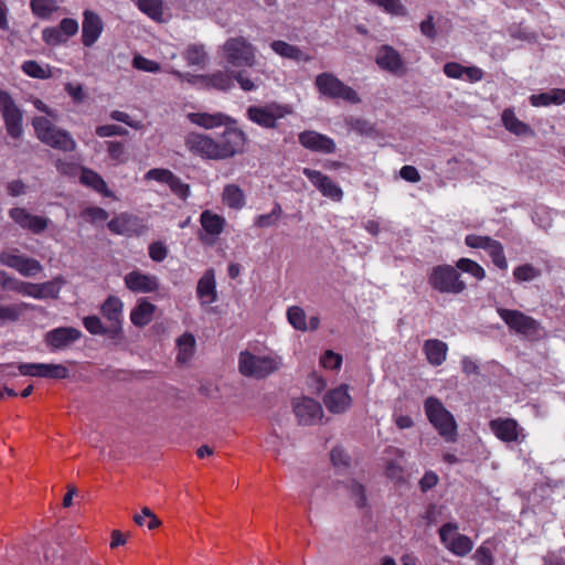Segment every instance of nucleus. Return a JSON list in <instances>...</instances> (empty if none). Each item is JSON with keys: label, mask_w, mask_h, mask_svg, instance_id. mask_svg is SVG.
<instances>
[{"label": "nucleus", "mask_w": 565, "mask_h": 565, "mask_svg": "<svg viewBox=\"0 0 565 565\" xmlns=\"http://www.w3.org/2000/svg\"><path fill=\"white\" fill-rule=\"evenodd\" d=\"M376 64L393 74H404L405 67L399 53L392 46L383 45L376 53Z\"/></svg>", "instance_id": "nucleus-30"}, {"label": "nucleus", "mask_w": 565, "mask_h": 565, "mask_svg": "<svg viewBox=\"0 0 565 565\" xmlns=\"http://www.w3.org/2000/svg\"><path fill=\"white\" fill-rule=\"evenodd\" d=\"M456 267L463 273L471 275L477 280H482L486 278V270L483 267L470 258L462 257L458 259Z\"/></svg>", "instance_id": "nucleus-46"}, {"label": "nucleus", "mask_w": 565, "mask_h": 565, "mask_svg": "<svg viewBox=\"0 0 565 565\" xmlns=\"http://www.w3.org/2000/svg\"><path fill=\"white\" fill-rule=\"evenodd\" d=\"M185 147L190 152L203 159L217 160L215 139L207 135L191 132L185 137Z\"/></svg>", "instance_id": "nucleus-21"}, {"label": "nucleus", "mask_w": 565, "mask_h": 565, "mask_svg": "<svg viewBox=\"0 0 565 565\" xmlns=\"http://www.w3.org/2000/svg\"><path fill=\"white\" fill-rule=\"evenodd\" d=\"M81 216L90 223H97L106 221L108 213L98 206H86L82 210Z\"/></svg>", "instance_id": "nucleus-56"}, {"label": "nucleus", "mask_w": 565, "mask_h": 565, "mask_svg": "<svg viewBox=\"0 0 565 565\" xmlns=\"http://www.w3.org/2000/svg\"><path fill=\"white\" fill-rule=\"evenodd\" d=\"M372 4H376L381 9H383L386 13L394 15H405L406 8L401 2V0H366Z\"/></svg>", "instance_id": "nucleus-51"}, {"label": "nucleus", "mask_w": 565, "mask_h": 565, "mask_svg": "<svg viewBox=\"0 0 565 565\" xmlns=\"http://www.w3.org/2000/svg\"><path fill=\"white\" fill-rule=\"evenodd\" d=\"M189 120L205 129H213L221 126H227L235 124V120L223 113H190L188 115Z\"/></svg>", "instance_id": "nucleus-31"}, {"label": "nucleus", "mask_w": 565, "mask_h": 565, "mask_svg": "<svg viewBox=\"0 0 565 565\" xmlns=\"http://www.w3.org/2000/svg\"><path fill=\"white\" fill-rule=\"evenodd\" d=\"M282 216V209L278 202H275L273 210L269 213L257 215L254 220V225L259 228H268L277 225Z\"/></svg>", "instance_id": "nucleus-43"}, {"label": "nucleus", "mask_w": 565, "mask_h": 565, "mask_svg": "<svg viewBox=\"0 0 565 565\" xmlns=\"http://www.w3.org/2000/svg\"><path fill=\"white\" fill-rule=\"evenodd\" d=\"M473 559L479 565H493V554L488 543L481 544L473 554Z\"/></svg>", "instance_id": "nucleus-58"}, {"label": "nucleus", "mask_w": 565, "mask_h": 565, "mask_svg": "<svg viewBox=\"0 0 565 565\" xmlns=\"http://www.w3.org/2000/svg\"><path fill=\"white\" fill-rule=\"evenodd\" d=\"M348 390V385H340L324 395L323 403L329 412L340 414L351 406L352 398Z\"/></svg>", "instance_id": "nucleus-29"}, {"label": "nucleus", "mask_w": 565, "mask_h": 565, "mask_svg": "<svg viewBox=\"0 0 565 565\" xmlns=\"http://www.w3.org/2000/svg\"><path fill=\"white\" fill-rule=\"evenodd\" d=\"M138 9L154 21H160L163 13L162 0H135Z\"/></svg>", "instance_id": "nucleus-44"}, {"label": "nucleus", "mask_w": 565, "mask_h": 565, "mask_svg": "<svg viewBox=\"0 0 565 565\" xmlns=\"http://www.w3.org/2000/svg\"><path fill=\"white\" fill-rule=\"evenodd\" d=\"M178 362L186 363L193 355L195 349V338L191 333H184L178 341Z\"/></svg>", "instance_id": "nucleus-42"}, {"label": "nucleus", "mask_w": 565, "mask_h": 565, "mask_svg": "<svg viewBox=\"0 0 565 565\" xmlns=\"http://www.w3.org/2000/svg\"><path fill=\"white\" fill-rule=\"evenodd\" d=\"M429 285L439 292L458 295L466 289V282L450 265H440L433 268L429 277Z\"/></svg>", "instance_id": "nucleus-8"}, {"label": "nucleus", "mask_w": 565, "mask_h": 565, "mask_svg": "<svg viewBox=\"0 0 565 565\" xmlns=\"http://www.w3.org/2000/svg\"><path fill=\"white\" fill-rule=\"evenodd\" d=\"M256 52V47L244 36L230 38L217 50L222 61L233 68L253 67Z\"/></svg>", "instance_id": "nucleus-1"}, {"label": "nucleus", "mask_w": 565, "mask_h": 565, "mask_svg": "<svg viewBox=\"0 0 565 565\" xmlns=\"http://www.w3.org/2000/svg\"><path fill=\"white\" fill-rule=\"evenodd\" d=\"M127 134L128 131L125 128L117 125H104L96 128V135L102 138L111 136H125Z\"/></svg>", "instance_id": "nucleus-62"}, {"label": "nucleus", "mask_w": 565, "mask_h": 565, "mask_svg": "<svg viewBox=\"0 0 565 565\" xmlns=\"http://www.w3.org/2000/svg\"><path fill=\"white\" fill-rule=\"evenodd\" d=\"M466 66L457 62H448L444 65V73L449 78L461 79L465 77Z\"/></svg>", "instance_id": "nucleus-64"}, {"label": "nucleus", "mask_w": 565, "mask_h": 565, "mask_svg": "<svg viewBox=\"0 0 565 565\" xmlns=\"http://www.w3.org/2000/svg\"><path fill=\"white\" fill-rule=\"evenodd\" d=\"M114 234L126 236H140L147 232L148 226L142 218L129 213H120L107 224Z\"/></svg>", "instance_id": "nucleus-16"}, {"label": "nucleus", "mask_w": 565, "mask_h": 565, "mask_svg": "<svg viewBox=\"0 0 565 565\" xmlns=\"http://www.w3.org/2000/svg\"><path fill=\"white\" fill-rule=\"evenodd\" d=\"M0 264L17 270L23 277H34L43 270L38 259L22 254L18 248L0 252Z\"/></svg>", "instance_id": "nucleus-11"}, {"label": "nucleus", "mask_w": 565, "mask_h": 565, "mask_svg": "<svg viewBox=\"0 0 565 565\" xmlns=\"http://www.w3.org/2000/svg\"><path fill=\"white\" fill-rule=\"evenodd\" d=\"M134 521L139 526L146 525L149 530H154L161 524L160 520L149 508H143L141 513L134 516Z\"/></svg>", "instance_id": "nucleus-53"}, {"label": "nucleus", "mask_w": 565, "mask_h": 565, "mask_svg": "<svg viewBox=\"0 0 565 565\" xmlns=\"http://www.w3.org/2000/svg\"><path fill=\"white\" fill-rule=\"evenodd\" d=\"M132 66L137 70L148 72V73H158L161 70V66L159 63L146 58L141 55H136L132 60Z\"/></svg>", "instance_id": "nucleus-57"}, {"label": "nucleus", "mask_w": 565, "mask_h": 565, "mask_svg": "<svg viewBox=\"0 0 565 565\" xmlns=\"http://www.w3.org/2000/svg\"><path fill=\"white\" fill-rule=\"evenodd\" d=\"M64 36H66V41L74 36L78 31V22L72 18H64L60 24L57 25Z\"/></svg>", "instance_id": "nucleus-63"}, {"label": "nucleus", "mask_w": 565, "mask_h": 565, "mask_svg": "<svg viewBox=\"0 0 565 565\" xmlns=\"http://www.w3.org/2000/svg\"><path fill=\"white\" fill-rule=\"evenodd\" d=\"M465 243L471 248L484 249L499 269L505 270L508 268L504 248L499 241L490 236L469 234L466 236Z\"/></svg>", "instance_id": "nucleus-14"}, {"label": "nucleus", "mask_w": 565, "mask_h": 565, "mask_svg": "<svg viewBox=\"0 0 565 565\" xmlns=\"http://www.w3.org/2000/svg\"><path fill=\"white\" fill-rule=\"evenodd\" d=\"M0 113L6 130L13 139H19L23 134V113L11 95L0 89Z\"/></svg>", "instance_id": "nucleus-12"}, {"label": "nucleus", "mask_w": 565, "mask_h": 565, "mask_svg": "<svg viewBox=\"0 0 565 565\" xmlns=\"http://www.w3.org/2000/svg\"><path fill=\"white\" fill-rule=\"evenodd\" d=\"M270 47L275 53L279 54L282 57L297 61L302 58V52L297 46L288 44L285 41H274L270 44Z\"/></svg>", "instance_id": "nucleus-47"}, {"label": "nucleus", "mask_w": 565, "mask_h": 565, "mask_svg": "<svg viewBox=\"0 0 565 565\" xmlns=\"http://www.w3.org/2000/svg\"><path fill=\"white\" fill-rule=\"evenodd\" d=\"M19 373L23 376H35L44 379H66L70 374L68 369L63 364L53 363H20Z\"/></svg>", "instance_id": "nucleus-17"}, {"label": "nucleus", "mask_w": 565, "mask_h": 565, "mask_svg": "<svg viewBox=\"0 0 565 565\" xmlns=\"http://www.w3.org/2000/svg\"><path fill=\"white\" fill-rule=\"evenodd\" d=\"M85 329L92 334H109L114 337L109 327H105L97 316H88L83 319Z\"/></svg>", "instance_id": "nucleus-52"}, {"label": "nucleus", "mask_w": 565, "mask_h": 565, "mask_svg": "<svg viewBox=\"0 0 565 565\" xmlns=\"http://www.w3.org/2000/svg\"><path fill=\"white\" fill-rule=\"evenodd\" d=\"M290 114V108L277 103L249 106L246 110L247 118L262 128L274 129L279 119Z\"/></svg>", "instance_id": "nucleus-9"}, {"label": "nucleus", "mask_w": 565, "mask_h": 565, "mask_svg": "<svg viewBox=\"0 0 565 565\" xmlns=\"http://www.w3.org/2000/svg\"><path fill=\"white\" fill-rule=\"evenodd\" d=\"M167 72L173 75L180 82H186L192 86H198L204 88L205 85V75H194L191 73H183L175 68H167Z\"/></svg>", "instance_id": "nucleus-54"}, {"label": "nucleus", "mask_w": 565, "mask_h": 565, "mask_svg": "<svg viewBox=\"0 0 565 565\" xmlns=\"http://www.w3.org/2000/svg\"><path fill=\"white\" fill-rule=\"evenodd\" d=\"M530 103L534 107L548 106L551 104L562 105L565 103V89L554 88L546 93L531 95Z\"/></svg>", "instance_id": "nucleus-38"}, {"label": "nucleus", "mask_w": 565, "mask_h": 565, "mask_svg": "<svg viewBox=\"0 0 565 565\" xmlns=\"http://www.w3.org/2000/svg\"><path fill=\"white\" fill-rule=\"evenodd\" d=\"M82 332L73 327H60L46 332L44 341L51 351L63 350L79 340Z\"/></svg>", "instance_id": "nucleus-22"}, {"label": "nucleus", "mask_w": 565, "mask_h": 565, "mask_svg": "<svg viewBox=\"0 0 565 565\" xmlns=\"http://www.w3.org/2000/svg\"><path fill=\"white\" fill-rule=\"evenodd\" d=\"M81 182L104 196H113V192L108 190L106 182L103 178L90 169L83 168L81 173Z\"/></svg>", "instance_id": "nucleus-39"}, {"label": "nucleus", "mask_w": 565, "mask_h": 565, "mask_svg": "<svg viewBox=\"0 0 565 565\" xmlns=\"http://www.w3.org/2000/svg\"><path fill=\"white\" fill-rule=\"evenodd\" d=\"M425 414L430 424L446 441H454L457 436V424L452 414L446 409L437 397L430 396L424 403Z\"/></svg>", "instance_id": "nucleus-4"}, {"label": "nucleus", "mask_w": 565, "mask_h": 565, "mask_svg": "<svg viewBox=\"0 0 565 565\" xmlns=\"http://www.w3.org/2000/svg\"><path fill=\"white\" fill-rule=\"evenodd\" d=\"M489 427L498 439L507 444L513 443L520 445L526 438L524 428L513 418L499 417L492 419L489 423Z\"/></svg>", "instance_id": "nucleus-15"}, {"label": "nucleus", "mask_w": 565, "mask_h": 565, "mask_svg": "<svg viewBox=\"0 0 565 565\" xmlns=\"http://www.w3.org/2000/svg\"><path fill=\"white\" fill-rule=\"evenodd\" d=\"M501 120L504 128L515 136L533 135L532 128L527 124L521 121L515 116L514 110L512 108H505L502 111Z\"/></svg>", "instance_id": "nucleus-34"}, {"label": "nucleus", "mask_w": 565, "mask_h": 565, "mask_svg": "<svg viewBox=\"0 0 565 565\" xmlns=\"http://www.w3.org/2000/svg\"><path fill=\"white\" fill-rule=\"evenodd\" d=\"M200 224L204 232V235H201L200 239L211 244L223 233L226 226V220L211 210H205L200 215Z\"/></svg>", "instance_id": "nucleus-23"}, {"label": "nucleus", "mask_w": 565, "mask_h": 565, "mask_svg": "<svg viewBox=\"0 0 565 565\" xmlns=\"http://www.w3.org/2000/svg\"><path fill=\"white\" fill-rule=\"evenodd\" d=\"M154 310V305L146 299H140L130 312V320L136 327H145L152 320Z\"/></svg>", "instance_id": "nucleus-36"}, {"label": "nucleus", "mask_w": 565, "mask_h": 565, "mask_svg": "<svg viewBox=\"0 0 565 565\" xmlns=\"http://www.w3.org/2000/svg\"><path fill=\"white\" fill-rule=\"evenodd\" d=\"M404 458V451L395 448L388 447L385 450V461H386V473L390 478L401 479L403 473V468L401 466V461Z\"/></svg>", "instance_id": "nucleus-37"}, {"label": "nucleus", "mask_w": 565, "mask_h": 565, "mask_svg": "<svg viewBox=\"0 0 565 565\" xmlns=\"http://www.w3.org/2000/svg\"><path fill=\"white\" fill-rule=\"evenodd\" d=\"M32 125L39 140L51 148L64 152H72L76 149V141L71 134L56 127L49 118L36 116L33 118Z\"/></svg>", "instance_id": "nucleus-3"}, {"label": "nucleus", "mask_w": 565, "mask_h": 565, "mask_svg": "<svg viewBox=\"0 0 565 565\" xmlns=\"http://www.w3.org/2000/svg\"><path fill=\"white\" fill-rule=\"evenodd\" d=\"M298 139L301 146L312 151L322 153H333L335 151L334 141L330 137L317 131L307 130L300 132Z\"/></svg>", "instance_id": "nucleus-27"}, {"label": "nucleus", "mask_w": 565, "mask_h": 565, "mask_svg": "<svg viewBox=\"0 0 565 565\" xmlns=\"http://www.w3.org/2000/svg\"><path fill=\"white\" fill-rule=\"evenodd\" d=\"M342 364V356L331 350L326 351L320 358V365L324 369L337 370Z\"/></svg>", "instance_id": "nucleus-59"}, {"label": "nucleus", "mask_w": 565, "mask_h": 565, "mask_svg": "<svg viewBox=\"0 0 565 565\" xmlns=\"http://www.w3.org/2000/svg\"><path fill=\"white\" fill-rule=\"evenodd\" d=\"M43 41L52 46L60 45L66 42V36H64L58 26L45 28L42 31Z\"/></svg>", "instance_id": "nucleus-55"}, {"label": "nucleus", "mask_w": 565, "mask_h": 565, "mask_svg": "<svg viewBox=\"0 0 565 565\" xmlns=\"http://www.w3.org/2000/svg\"><path fill=\"white\" fill-rule=\"evenodd\" d=\"M9 216L21 228L26 230L33 234H41L46 230L50 223L49 218L34 215L24 207L10 209Z\"/></svg>", "instance_id": "nucleus-18"}, {"label": "nucleus", "mask_w": 565, "mask_h": 565, "mask_svg": "<svg viewBox=\"0 0 565 565\" xmlns=\"http://www.w3.org/2000/svg\"><path fill=\"white\" fill-rule=\"evenodd\" d=\"M122 301L116 296H109L100 307L103 317L109 322L113 335H117L122 323Z\"/></svg>", "instance_id": "nucleus-28"}, {"label": "nucleus", "mask_w": 565, "mask_h": 565, "mask_svg": "<svg viewBox=\"0 0 565 565\" xmlns=\"http://www.w3.org/2000/svg\"><path fill=\"white\" fill-rule=\"evenodd\" d=\"M294 412L302 425H313L323 417V411L319 402L310 397H300L294 402Z\"/></svg>", "instance_id": "nucleus-20"}, {"label": "nucleus", "mask_w": 565, "mask_h": 565, "mask_svg": "<svg viewBox=\"0 0 565 565\" xmlns=\"http://www.w3.org/2000/svg\"><path fill=\"white\" fill-rule=\"evenodd\" d=\"M22 71L30 77L46 79L52 77V72L49 65H42L36 61H25L22 66Z\"/></svg>", "instance_id": "nucleus-45"}, {"label": "nucleus", "mask_w": 565, "mask_h": 565, "mask_svg": "<svg viewBox=\"0 0 565 565\" xmlns=\"http://www.w3.org/2000/svg\"><path fill=\"white\" fill-rule=\"evenodd\" d=\"M28 308H29V305L25 302H20V303L9 305V306L0 305V323L6 322V321L18 320L19 317Z\"/></svg>", "instance_id": "nucleus-48"}, {"label": "nucleus", "mask_w": 565, "mask_h": 565, "mask_svg": "<svg viewBox=\"0 0 565 565\" xmlns=\"http://www.w3.org/2000/svg\"><path fill=\"white\" fill-rule=\"evenodd\" d=\"M439 537L445 547L456 556H466L473 548V542L458 532V525L446 523L439 529Z\"/></svg>", "instance_id": "nucleus-13"}, {"label": "nucleus", "mask_w": 565, "mask_h": 565, "mask_svg": "<svg viewBox=\"0 0 565 565\" xmlns=\"http://www.w3.org/2000/svg\"><path fill=\"white\" fill-rule=\"evenodd\" d=\"M234 81L237 82L241 89L244 92H254L262 85V81L257 76H253V73L246 70L232 72L216 71L211 74H205L204 88L227 92L234 86Z\"/></svg>", "instance_id": "nucleus-2"}, {"label": "nucleus", "mask_w": 565, "mask_h": 565, "mask_svg": "<svg viewBox=\"0 0 565 565\" xmlns=\"http://www.w3.org/2000/svg\"><path fill=\"white\" fill-rule=\"evenodd\" d=\"M288 322L297 330H308L305 310L298 306L289 307L287 310Z\"/></svg>", "instance_id": "nucleus-50"}, {"label": "nucleus", "mask_w": 565, "mask_h": 565, "mask_svg": "<svg viewBox=\"0 0 565 565\" xmlns=\"http://www.w3.org/2000/svg\"><path fill=\"white\" fill-rule=\"evenodd\" d=\"M125 286L136 294H148L156 291L159 287L158 278L154 275L145 274L140 270L128 273L125 278Z\"/></svg>", "instance_id": "nucleus-25"}, {"label": "nucleus", "mask_w": 565, "mask_h": 565, "mask_svg": "<svg viewBox=\"0 0 565 565\" xmlns=\"http://www.w3.org/2000/svg\"><path fill=\"white\" fill-rule=\"evenodd\" d=\"M224 204L234 210H241L245 205L243 190L236 184H227L222 194Z\"/></svg>", "instance_id": "nucleus-41"}, {"label": "nucleus", "mask_w": 565, "mask_h": 565, "mask_svg": "<svg viewBox=\"0 0 565 565\" xmlns=\"http://www.w3.org/2000/svg\"><path fill=\"white\" fill-rule=\"evenodd\" d=\"M172 175H173V173L170 170H168V169L154 168V169L149 170L145 174V179H147V180H154V181H157L159 183L168 184L169 181L171 180Z\"/></svg>", "instance_id": "nucleus-61"}, {"label": "nucleus", "mask_w": 565, "mask_h": 565, "mask_svg": "<svg viewBox=\"0 0 565 565\" xmlns=\"http://www.w3.org/2000/svg\"><path fill=\"white\" fill-rule=\"evenodd\" d=\"M497 312L509 329L516 334L529 340H536L541 337V323L524 312L505 308H498Z\"/></svg>", "instance_id": "nucleus-6"}, {"label": "nucleus", "mask_w": 565, "mask_h": 565, "mask_svg": "<svg viewBox=\"0 0 565 565\" xmlns=\"http://www.w3.org/2000/svg\"><path fill=\"white\" fill-rule=\"evenodd\" d=\"M423 351L429 364L439 366L446 361L448 345L441 340L429 339L424 342Z\"/></svg>", "instance_id": "nucleus-33"}, {"label": "nucleus", "mask_w": 565, "mask_h": 565, "mask_svg": "<svg viewBox=\"0 0 565 565\" xmlns=\"http://www.w3.org/2000/svg\"><path fill=\"white\" fill-rule=\"evenodd\" d=\"M281 366V359L277 355H254L248 351L241 352L238 370L245 376L265 377Z\"/></svg>", "instance_id": "nucleus-5"}, {"label": "nucleus", "mask_w": 565, "mask_h": 565, "mask_svg": "<svg viewBox=\"0 0 565 565\" xmlns=\"http://www.w3.org/2000/svg\"><path fill=\"white\" fill-rule=\"evenodd\" d=\"M302 173L310 180V182L320 191V193L335 202H340L343 198L342 189L331 180L328 175L320 171L305 168Z\"/></svg>", "instance_id": "nucleus-19"}, {"label": "nucleus", "mask_w": 565, "mask_h": 565, "mask_svg": "<svg viewBox=\"0 0 565 565\" xmlns=\"http://www.w3.org/2000/svg\"><path fill=\"white\" fill-rule=\"evenodd\" d=\"M104 29V24L98 14L90 10L83 13L82 23V42L85 46L90 47L99 39Z\"/></svg>", "instance_id": "nucleus-26"}, {"label": "nucleus", "mask_w": 565, "mask_h": 565, "mask_svg": "<svg viewBox=\"0 0 565 565\" xmlns=\"http://www.w3.org/2000/svg\"><path fill=\"white\" fill-rule=\"evenodd\" d=\"M247 142L244 131L235 127H227L215 140L217 160H225L243 153Z\"/></svg>", "instance_id": "nucleus-10"}, {"label": "nucleus", "mask_w": 565, "mask_h": 565, "mask_svg": "<svg viewBox=\"0 0 565 565\" xmlns=\"http://www.w3.org/2000/svg\"><path fill=\"white\" fill-rule=\"evenodd\" d=\"M196 292L203 305H211L216 300L215 274L213 269H207L200 278Z\"/></svg>", "instance_id": "nucleus-32"}, {"label": "nucleus", "mask_w": 565, "mask_h": 565, "mask_svg": "<svg viewBox=\"0 0 565 565\" xmlns=\"http://www.w3.org/2000/svg\"><path fill=\"white\" fill-rule=\"evenodd\" d=\"M315 84L319 93L329 98L342 99L350 104H359L361 102L359 94L332 73L319 74L316 77Z\"/></svg>", "instance_id": "nucleus-7"}, {"label": "nucleus", "mask_w": 565, "mask_h": 565, "mask_svg": "<svg viewBox=\"0 0 565 565\" xmlns=\"http://www.w3.org/2000/svg\"><path fill=\"white\" fill-rule=\"evenodd\" d=\"M65 284L63 277L57 276L50 281L42 284L28 282L23 290V296L32 297L34 299H56L60 295L62 286Z\"/></svg>", "instance_id": "nucleus-24"}, {"label": "nucleus", "mask_w": 565, "mask_h": 565, "mask_svg": "<svg viewBox=\"0 0 565 565\" xmlns=\"http://www.w3.org/2000/svg\"><path fill=\"white\" fill-rule=\"evenodd\" d=\"M188 66L204 68L209 56L203 44H189L181 53Z\"/></svg>", "instance_id": "nucleus-35"}, {"label": "nucleus", "mask_w": 565, "mask_h": 565, "mask_svg": "<svg viewBox=\"0 0 565 565\" xmlns=\"http://www.w3.org/2000/svg\"><path fill=\"white\" fill-rule=\"evenodd\" d=\"M540 276L541 270L531 264L520 265L513 270V277L519 282L532 281Z\"/></svg>", "instance_id": "nucleus-49"}, {"label": "nucleus", "mask_w": 565, "mask_h": 565, "mask_svg": "<svg viewBox=\"0 0 565 565\" xmlns=\"http://www.w3.org/2000/svg\"><path fill=\"white\" fill-rule=\"evenodd\" d=\"M170 190L180 199H186L190 193V186L181 181L175 174L171 177L168 183Z\"/></svg>", "instance_id": "nucleus-60"}, {"label": "nucleus", "mask_w": 565, "mask_h": 565, "mask_svg": "<svg viewBox=\"0 0 565 565\" xmlns=\"http://www.w3.org/2000/svg\"><path fill=\"white\" fill-rule=\"evenodd\" d=\"M30 9L34 17L49 20L60 7L56 0H30Z\"/></svg>", "instance_id": "nucleus-40"}]
</instances>
